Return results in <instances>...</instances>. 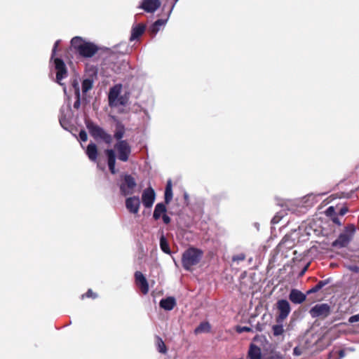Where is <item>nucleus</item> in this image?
<instances>
[{
    "mask_svg": "<svg viewBox=\"0 0 359 359\" xmlns=\"http://www.w3.org/2000/svg\"><path fill=\"white\" fill-rule=\"evenodd\" d=\"M293 353L294 355L299 356V355H302V352L299 348L295 347L293 350Z\"/></svg>",
    "mask_w": 359,
    "mask_h": 359,
    "instance_id": "nucleus-40",
    "label": "nucleus"
},
{
    "mask_svg": "<svg viewBox=\"0 0 359 359\" xmlns=\"http://www.w3.org/2000/svg\"><path fill=\"white\" fill-rule=\"evenodd\" d=\"M160 306L165 311H171L176 305V300L173 297H168L160 301Z\"/></svg>",
    "mask_w": 359,
    "mask_h": 359,
    "instance_id": "nucleus-20",
    "label": "nucleus"
},
{
    "mask_svg": "<svg viewBox=\"0 0 359 359\" xmlns=\"http://www.w3.org/2000/svg\"><path fill=\"white\" fill-rule=\"evenodd\" d=\"M114 149L116 150L118 158L123 162H126L128 160L129 156L131 152L130 146L126 140H120L118 141L114 146Z\"/></svg>",
    "mask_w": 359,
    "mask_h": 359,
    "instance_id": "nucleus-10",
    "label": "nucleus"
},
{
    "mask_svg": "<svg viewBox=\"0 0 359 359\" xmlns=\"http://www.w3.org/2000/svg\"><path fill=\"white\" fill-rule=\"evenodd\" d=\"M79 140L80 141V144L81 147L83 148V143L88 140V135L86 132L83 130H81L79 135Z\"/></svg>",
    "mask_w": 359,
    "mask_h": 359,
    "instance_id": "nucleus-32",
    "label": "nucleus"
},
{
    "mask_svg": "<svg viewBox=\"0 0 359 359\" xmlns=\"http://www.w3.org/2000/svg\"><path fill=\"white\" fill-rule=\"evenodd\" d=\"M146 26L144 24H135L131 29L130 41L137 39L144 32Z\"/></svg>",
    "mask_w": 359,
    "mask_h": 359,
    "instance_id": "nucleus-17",
    "label": "nucleus"
},
{
    "mask_svg": "<svg viewBox=\"0 0 359 359\" xmlns=\"http://www.w3.org/2000/svg\"><path fill=\"white\" fill-rule=\"evenodd\" d=\"M99 51L101 55H107L109 54V49L107 48H100L97 45L91 43V58Z\"/></svg>",
    "mask_w": 359,
    "mask_h": 359,
    "instance_id": "nucleus-25",
    "label": "nucleus"
},
{
    "mask_svg": "<svg viewBox=\"0 0 359 359\" xmlns=\"http://www.w3.org/2000/svg\"><path fill=\"white\" fill-rule=\"evenodd\" d=\"M156 198V193L151 187L145 189L142 194V202L146 208L152 207Z\"/></svg>",
    "mask_w": 359,
    "mask_h": 359,
    "instance_id": "nucleus-13",
    "label": "nucleus"
},
{
    "mask_svg": "<svg viewBox=\"0 0 359 359\" xmlns=\"http://www.w3.org/2000/svg\"><path fill=\"white\" fill-rule=\"evenodd\" d=\"M72 48L78 53L79 58L90 57V42L84 41L80 36H74L71 40Z\"/></svg>",
    "mask_w": 359,
    "mask_h": 359,
    "instance_id": "nucleus-5",
    "label": "nucleus"
},
{
    "mask_svg": "<svg viewBox=\"0 0 359 359\" xmlns=\"http://www.w3.org/2000/svg\"><path fill=\"white\" fill-rule=\"evenodd\" d=\"M355 232V227L353 224L347 226L338 238L333 241L332 247L342 248L346 247L353 239Z\"/></svg>",
    "mask_w": 359,
    "mask_h": 359,
    "instance_id": "nucleus-4",
    "label": "nucleus"
},
{
    "mask_svg": "<svg viewBox=\"0 0 359 359\" xmlns=\"http://www.w3.org/2000/svg\"><path fill=\"white\" fill-rule=\"evenodd\" d=\"M249 359H262L261 348L255 344H251L248 351Z\"/></svg>",
    "mask_w": 359,
    "mask_h": 359,
    "instance_id": "nucleus-21",
    "label": "nucleus"
},
{
    "mask_svg": "<svg viewBox=\"0 0 359 359\" xmlns=\"http://www.w3.org/2000/svg\"><path fill=\"white\" fill-rule=\"evenodd\" d=\"M85 122L86 125V128L90 130V121L87 119V118H85Z\"/></svg>",
    "mask_w": 359,
    "mask_h": 359,
    "instance_id": "nucleus-47",
    "label": "nucleus"
},
{
    "mask_svg": "<svg viewBox=\"0 0 359 359\" xmlns=\"http://www.w3.org/2000/svg\"><path fill=\"white\" fill-rule=\"evenodd\" d=\"M85 297H90V289L86 291V292L81 295V299H83Z\"/></svg>",
    "mask_w": 359,
    "mask_h": 359,
    "instance_id": "nucleus-45",
    "label": "nucleus"
},
{
    "mask_svg": "<svg viewBox=\"0 0 359 359\" xmlns=\"http://www.w3.org/2000/svg\"><path fill=\"white\" fill-rule=\"evenodd\" d=\"M278 324L273 325L272 330L274 336H280L284 332L283 323H277Z\"/></svg>",
    "mask_w": 359,
    "mask_h": 359,
    "instance_id": "nucleus-30",
    "label": "nucleus"
},
{
    "mask_svg": "<svg viewBox=\"0 0 359 359\" xmlns=\"http://www.w3.org/2000/svg\"><path fill=\"white\" fill-rule=\"evenodd\" d=\"M308 269V266H306L304 269H303V271L302 272V274H303Z\"/></svg>",
    "mask_w": 359,
    "mask_h": 359,
    "instance_id": "nucleus-49",
    "label": "nucleus"
},
{
    "mask_svg": "<svg viewBox=\"0 0 359 359\" xmlns=\"http://www.w3.org/2000/svg\"><path fill=\"white\" fill-rule=\"evenodd\" d=\"M90 296H91V298L97 297V295L95 294H93L92 292H91Z\"/></svg>",
    "mask_w": 359,
    "mask_h": 359,
    "instance_id": "nucleus-50",
    "label": "nucleus"
},
{
    "mask_svg": "<svg viewBox=\"0 0 359 359\" xmlns=\"http://www.w3.org/2000/svg\"><path fill=\"white\" fill-rule=\"evenodd\" d=\"M330 313L331 307L326 303L317 304L309 311V314L313 318H318L325 319L330 314Z\"/></svg>",
    "mask_w": 359,
    "mask_h": 359,
    "instance_id": "nucleus-9",
    "label": "nucleus"
},
{
    "mask_svg": "<svg viewBox=\"0 0 359 359\" xmlns=\"http://www.w3.org/2000/svg\"><path fill=\"white\" fill-rule=\"evenodd\" d=\"M348 212V208L346 207H343L339 210V215L343 216Z\"/></svg>",
    "mask_w": 359,
    "mask_h": 359,
    "instance_id": "nucleus-41",
    "label": "nucleus"
},
{
    "mask_svg": "<svg viewBox=\"0 0 359 359\" xmlns=\"http://www.w3.org/2000/svg\"><path fill=\"white\" fill-rule=\"evenodd\" d=\"M345 355H346L345 350H340L339 351V359H341V358H344Z\"/></svg>",
    "mask_w": 359,
    "mask_h": 359,
    "instance_id": "nucleus-42",
    "label": "nucleus"
},
{
    "mask_svg": "<svg viewBox=\"0 0 359 359\" xmlns=\"http://www.w3.org/2000/svg\"><path fill=\"white\" fill-rule=\"evenodd\" d=\"M346 350L350 352H353L355 351V348L353 347H348L347 348H346Z\"/></svg>",
    "mask_w": 359,
    "mask_h": 359,
    "instance_id": "nucleus-48",
    "label": "nucleus"
},
{
    "mask_svg": "<svg viewBox=\"0 0 359 359\" xmlns=\"http://www.w3.org/2000/svg\"><path fill=\"white\" fill-rule=\"evenodd\" d=\"M60 114L59 121L61 126L64 129L71 131L73 126V116L69 105L62 107Z\"/></svg>",
    "mask_w": 359,
    "mask_h": 359,
    "instance_id": "nucleus-8",
    "label": "nucleus"
},
{
    "mask_svg": "<svg viewBox=\"0 0 359 359\" xmlns=\"http://www.w3.org/2000/svg\"><path fill=\"white\" fill-rule=\"evenodd\" d=\"M162 218H163V221L165 224H168L170 222V218L166 214L163 215Z\"/></svg>",
    "mask_w": 359,
    "mask_h": 359,
    "instance_id": "nucleus-39",
    "label": "nucleus"
},
{
    "mask_svg": "<svg viewBox=\"0 0 359 359\" xmlns=\"http://www.w3.org/2000/svg\"><path fill=\"white\" fill-rule=\"evenodd\" d=\"M91 136L99 142L109 144L111 142V136L107 133L102 128L91 123Z\"/></svg>",
    "mask_w": 359,
    "mask_h": 359,
    "instance_id": "nucleus-12",
    "label": "nucleus"
},
{
    "mask_svg": "<svg viewBox=\"0 0 359 359\" xmlns=\"http://www.w3.org/2000/svg\"><path fill=\"white\" fill-rule=\"evenodd\" d=\"M125 133V128L123 125H122L121 123H117L116 126V130L114 133V137L117 140H121Z\"/></svg>",
    "mask_w": 359,
    "mask_h": 359,
    "instance_id": "nucleus-26",
    "label": "nucleus"
},
{
    "mask_svg": "<svg viewBox=\"0 0 359 359\" xmlns=\"http://www.w3.org/2000/svg\"><path fill=\"white\" fill-rule=\"evenodd\" d=\"M236 330H237L238 332L242 333L243 332H250V331H251V328L249 327H245V326L238 327Z\"/></svg>",
    "mask_w": 359,
    "mask_h": 359,
    "instance_id": "nucleus-38",
    "label": "nucleus"
},
{
    "mask_svg": "<svg viewBox=\"0 0 359 359\" xmlns=\"http://www.w3.org/2000/svg\"><path fill=\"white\" fill-rule=\"evenodd\" d=\"M161 4L159 0H142L139 8L147 13H154L161 6Z\"/></svg>",
    "mask_w": 359,
    "mask_h": 359,
    "instance_id": "nucleus-15",
    "label": "nucleus"
},
{
    "mask_svg": "<svg viewBox=\"0 0 359 359\" xmlns=\"http://www.w3.org/2000/svg\"><path fill=\"white\" fill-rule=\"evenodd\" d=\"M61 42V40H57L53 46V50H52V54L50 57V62L51 63L53 62L54 68L56 70V78L55 81L60 86H63V91L65 95L67 96V87L64 86V83H62V81L67 77V69L66 67L65 63L62 60L58 57H55V55L56 53L57 47L59 46L60 43Z\"/></svg>",
    "mask_w": 359,
    "mask_h": 359,
    "instance_id": "nucleus-2",
    "label": "nucleus"
},
{
    "mask_svg": "<svg viewBox=\"0 0 359 359\" xmlns=\"http://www.w3.org/2000/svg\"><path fill=\"white\" fill-rule=\"evenodd\" d=\"M278 315L276 316L277 323H283L291 311L290 303L286 299L278 300L276 303Z\"/></svg>",
    "mask_w": 359,
    "mask_h": 359,
    "instance_id": "nucleus-11",
    "label": "nucleus"
},
{
    "mask_svg": "<svg viewBox=\"0 0 359 359\" xmlns=\"http://www.w3.org/2000/svg\"><path fill=\"white\" fill-rule=\"evenodd\" d=\"M90 71H91V86L93 85V74L96 76L98 73H100V74H102V76H106V77L110 76V74L109 72L103 70V67H102L101 69L99 70L97 68H94L91 66Z\"/></svg>",
    "mask_w": 359,
    "mask_h": 359,
    "instance_id": "nucleus-31",
    "label": "nucleus"
},
{
    "mask_svg": "<svg viewBox=\"0 0 359 359\" xmlns=\"http://www.w3.org/2000/svg\"><path fill=\"white\" fill-rule=\"evenodd\" d=\"M160 248L163 252L168 255L171 253L168 241L163 234L160 237Z\"/></svg>",
    "mask_w": 359,
    "mask_h": 359,
    "instance_id": "nucleus-27",
    "label": "nucleus"
},
{
    "mask_svg": "<svg viewBox=\"0 0 359 359\" xmlns=\"http://www.w3.org/2000/svg\"><path fill=\"white\" fill-rule=\"evenodd\" d=\"M166 210L167 209L165 204L163 203H157L154 208L153 217L156 220L158 219L161 216H163V215L165 214Z\"/></svg>",
    "mask_w": 359,
    "mask_h": 359,
    "instance_id": "nucleus-23",
    "label": "nucleus"
},
{
    "mask_svg": "<svg viewBox=\"0 0 359 359\" xmlns=\"http://www.w3.org/2000/svg\"><path fill=\"white\" fill-rule=\"evenodd\" d=\"M203 251L195 248H189L186 250L182 257V264L187 271H191L192 267L198 264L202 257Z\"/></svg>",
    "mask_w": 359,
    "mask_h": 359,
    "instance_id": "nucleus-3",
    "label": "nucleus"
},
{
    "mask_svg": "<svg viewBox=\"0 0 359 359\" xmlns=\"http://www.w3.org/2000/svg\"><path fill=\"white\" fill-rule=\"evenodd\" d=\"M72 88L76 98L74 104V108L78 109L82 107L83 109H85L88 104L89 98L90 78L84 79L81 85L77 79H74L72 83Z\"/></svg>",
    "mask_w": 359,
    "mask_h": 359,
    "instance_id": "nucleus-1",
    "label": "nucleus"
},
{
    "mask_svg": "<svg viewBox=\"0 0 359 359\" xmlns=\"http://www.w3.org/2000/svg\"><path fill=\"white\" fill-rule=\"evenodd\" d=\"M245 258V256L244 254H240V255H238L236 256H234L233 257V261L234 262H240V261H243Z\"/></svg>",
    "mask_w": 359,
    "mask_h": 359,
    "instance_id": "nucleus-37",
    "label": "nucleus"
},
{
    "mask_svg": "<svg viewBox=\"0 0 359 359\" xmlns=\"http://www.w3.org/2000/svg\"><path fill=\"white\" fill-rule=\"evenodd\" d=\"M168 18H169L168 16ZM168 19H165V20H163V19H158L155 22H154L149 27V32L154 35L155 36L158 32V31L160 30L161 27L162 26H164L167 21H168Z\"/></svg>",
    "mask_w": 359,
    "mask_h": 359,
    "instance_id": "nucleus-22",
    "label": "nucleus"
},
{
    "mask_svg": "<svg viewBox=\"0 0 359 359\" xmlns=\"http://www.w3.org/2000/svg\"><path fill=\"white\" fill-rule=\"evenodd\" d=\"M97 147L95 144L91 143L90 146V156H91V161H95L97 158Z\"/></svg>",
    "mask_w": 359,
    "mask_h": 359,
    "instance_id": "nucleus-34",
    "label": "nucleus"
},
{
    "mask_svg": "<svg viewBox=\"0 0 359 359\" xmlns=\"http://www.w3.org/2000/svg\"><path fill=\"white\" fill-rule=\"evenodd\" d=\"M86 154L88 156V157L90 158V144H88L86 147Z\"/></svg>",
    "mask_w": 359,
    "mask_h": 359,
    "instance_id": "nucleus-44",
    "label": "nucleus"
},
{
    "mask_svg": "<svg viewBox=\"0 0 359 359\" xmlns=\"http://www.w3.org/2000/svg\"><path fill=\"white\" fill-rule=\"evenodd\" d=\"M122 86L116 84L110 88L109 93V104L111 107L124 106L127 102V100L121 95Z\"/></svg>",
    "mask_w": 359,
    "mask_h": 359,
    "instance_id": "nucleus-7",
    "label": "nucleus"
},
{
    "mask_svg": "<svg viewBox=\"0 0 359 359\" xmlns=\"http://www.w3.org/2000/svg\"><path fill=\"white\" fill-rule=\"evenodd\" d=\"M290 300L294 304H301L306 299V295L299 290L293 289L289 294Z\"/></svg>",
    "mask_w": 359,
    "mask_h": 359,
    "instance_id": "nucleus-18",
    "label": "nucleus"
},
{
    "mask_svg": "<svg viewBox=\"0 0 359 359\" xmlns=\"http://www.w3.org/2000/svg\"><path fill=\"white\" fill-rule=\"evenodd\" d=\"M210 330V325L208 322L201 323L194 330L196 334L208 332Z\"/></svg>",
    "mask_w": 359,
    "mask_h": 359,
    "instance_id": "nucleus-28",
    "label": "nucleus"
},
{
    "mask_svg": "<svg viewBox=\"0 0 359 359\" xmlns=\"http://www.w3.org/2000/svg\"><path fill=\"white\" fill-rule=\"evenodd\" d=\"M172 198L171 182L168 181L165 190V203L168 204Z\"/></svg>",
    "mask_w": 359,
    "mask_h": 359,
    "instance_id": "nucleus-29",
    "label": "nucleus"
},
{
    "mask_svg": "<svg viewBox=\"0 0 359 359\" xmlns=\"http://www.w3.org/2000/svg\"><path fill=\"white\" fill-rule=\"evenodd\" d=\"M135 282L140 287L142 292L146 294L149 292V284L144 276L140 271H136L135 273Z\"/></svg>",
    "mask_w": 359,
    "mask_h": 359,
    "instance_id": "nucleus-16",
    "label": "nucleus"
},
{
    "mask_svg": "<svg viewBox=\"0 0 359 359\" xmlns=\"http://www.w3.org/2000/svg\"><path fill=\"white\" fill-rule=\"evenodd\" d=\"M331 278H327L323 280H320L314 287L307 291V294L315 293L321 290L323 287L329 284Z\"/></svg>",
    "mask_w": 359,
    "mask_h": 359,
    "instance_id": "nucleus-24",
    "label": "nucleus"
},
{
    "mask_svg": "<svg viewBox=\"0 0 359 359\" xmlns=\"http://www.w3.org/2000/svg\"><path fill=\"white\" fill-rule=\"evenodd\" d=\"M184 197H185V198H187L188 196L187 194H184Z\"/></svg>",
    "mask_w": 359,
    "mask_h": 359,
    "instance_id": "nucleus-51",
    "label": "nucleus"
},
{
    "mask_svg": "<svg viewBox=\"0 0 359 359\" xmlns=\"http://www.w3.org/2000/svg\"><path fill=\"white\" fill-rule=\"evenodd\" d=\"M158 350L160 353H165L167 351L165 345L163 341L161 338H158L157 340Z\"/></svg>",
    "mask_w": 359,
    "mask_h": 359,
    "instance_id": "nucleus-33",
    "label": "nucleus"
},
{
    "mask_svg": "<svg viewBox=\"0 0 359 359\" xmlns=\"http://www.w3.org/2000/svg\"><path fill=\"white\" fill-rule=\"evenodd\" d=\"M359 322V313L352 316L348 318V323H354Z\"/></svg>",
    "mask_w": 359,
    "mask_h": 359,
    "instance_id": "nucleus-36",
    "label": "nucleus"
},
{
    "mask_svg": "<svg viewBox=\"0 0 359 359\" xmlns=\"http://www.w3.org/2000/svg\"><path fill=\"white\" fill-rule=\"evenodd\" d=\"M136 186V181L131 175L125 174L121 176L119 188L120 192L123 196H126L133 194Z\"/></svg>",
    "mask_w": 359,
    "mask_h": 359,
    "instance_id": "nucleus-6",
    "label": "nucleus"
},
{
    "mask_svg": "<svg viewBox=\"0 0 359 359\" xmlns=\"http://www.w3.org/2000/svg\"><path fill=\"white\" fill-rule=\"evenodd\" d=\"M106 155L108 158V166L110 172L112 174L116 173L115 163H116V155L115 151L113 149H107L105 151Z\"/></svg>",
    "mask_w": 359,
    "mask_h": 359,
    "instance_id": "nucleus-19",
    "label": "nucleus"
},
{
    "mask_svg": "<svg viewBox=\"0 0 359 359\" xmlns=\"http://www.w3.org/2000/svg\"><path fill=\"white\" fill-rule=\"evenodd\" d=\"M283 215L280 212L277 213L272 219L271 223L275 224L279 222V221L282 219Z\"/></svg>",
    "mask_w": 359,
    "mask_h": 359,
    "instance_id": "nucleus-35",
    "label": "nucleus"
},
{
    "mask_svg": "<svg viewBox=\"0 0 359 359\" xmlns=\"http://www.w3.org/2000/svg\"><path fill=\"white\" fill-rule=\"evenodd\" d=\"M126 207L133 214H137L140 207V200L138 196H130L126 199Z\"/></svg>",
    "mask_w": 359,
    "mask_h": 359,
    "instance_id": "nucleus-14",
    "label": "nucleus"
},
{
    "mask_svg": "<svg viewBox=\"0 0 359 359\" xmlns=\"http://www.w3.org/2000/svg\"><path fill=\"white\" fill-rule=\"evenodd\" d=\"M334 207L330 206V207H329V208H327V214H330V213H331V212H334Z\"/></svg>",
    "mask_w": 359,
    "mask_h": 359,
    "instance_id": "nucleus-46",
    "label": "nucleus"
},
{
    "mask_svg": "<svg viewBox=\"0 0 359 359\" xmlns=\"http://www.w3.org/2000/svg\"><path fill=\"white\" fill-rule=\"evenodd\" d=\"M178 1H179V0H175V2H174V3H173V4L172 5V6H171V8H170V11H169V12H168V17L170 15V14H171V13H172V10H173V8H174V7H175V6L176 3H177Z\"/></svg>",
    "mask_w": 359,
    "mask_h": 359,
    "instance_id": "nucleus-43",
    "label": "nucleus"
}]
</instances>
